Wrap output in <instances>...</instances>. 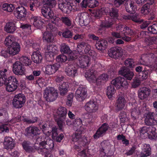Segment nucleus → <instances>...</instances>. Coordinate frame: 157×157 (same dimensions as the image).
Returning <instances> with one entry per match:
<instances>
[{"label": "nucleus", "instance_id": "nucleus-1", "mask_svg": "<svg viewBox=\"0 0 157 157\" xmlns=\"http://www.w3.org/2000/svg\"><path fill=\"white\" fill-rule=\"evenodd\" d=\"M40 131L38 128L34 126H30L25 129L24 135L28 138L36 140L39 143V153L44 155L48 151L47 148V139L45 136H42L40 138Z\"/></svg>", "mask_w": 157, "mask_h": 157}, {"label": "nucleus", "instance_id": "nucleus-2", "mask_svg": "<svg viewBox=\"0 0 157 157\" xmlns=\"http://www.w3.org/2000/svg\"><path fill=\"white\" fill-rule=\"evenodd\" d=\"M78 54H71L70 56L69 60H75L80 67L86 68L90 65V59L88 57L84 55H78Z\"/></svg>", "mask_w": 157, "mask_h": 157}, {"label": "nucleus", "instance_id": "nucleus-3", "mask_svg": "<svg viewBox=\"0 0 157 157\" xmlns=\"http://www.w3.org/2000/svg\"><path fill=\"white\" fill-rule=\"evenodd\" d=\"M9 72L8 68L0 70V86H2L5 83L18 85V82L15 77H7V75Z\"/></svg>", "mask_w": 157, "mask_h": 157}, {"label": "nucleus", "instance_id": "nucleus-4", "mask_svg": "<svg viewBox=\"0 0 157 157\" xmlns=\"http://www.w3.org/2000/svg\"><path fill=\"white\" fill-rule=\"evenodd\" d=\"M41 13L44 17L50 20V21L54 25L59 26V18L54 16V13L52 9L42 7L41 9Z\"/></svg>", "mask_w": 157, "mask_h": 157}, {"label": "nucleus", "instance_id": "nucleus-5", "mask_svg": "<svg viewBox=\"0 0 157 157\" xmlns=\"http://www.w3.org/2000/svg\"><path fill=\"white\" fill-rule=\"evenodd\" d=\"M57 114L58 115V117L56 119V121L59 130L61 131H63V126L65 124L67 114V109L63 107H60L57 109Z\"/></svg>", "mask_w": 157, "mask_h": 157}, {"label": "nucleus", "instance_id": "nucleus-6", "mask_svg": "<svg viewBox=\"0 0 157 157\" xmlns=\"http://www.w3.org/2000/svg\"><path fill=\"white\" fill-rule=\"evenodd\" d=\"M58 93L54 88L52 87H48L44 90L43 93L44 98L48 102L55 101L57 98Z\"/></svg>", "mask_w": 157, "mask_h": 157}, {"label": "nucleus", "instance_id": "nucleus-7", "mask_svg": "<svg viewBox=\"0 0 157 157\" xmlns=\"http://www.w3.org/2000/svg\"><path fill=\"white\" fill-rule=\"evenodd\" d=\"M82 128H81V131L78 132H75L72 136V140L75 142H77L80 147L87 146L89 144V142L86 137H82L81 134L84 132Z\"/></svg>", "mask_w": 157, "mask_h": 157}, {"label": "nucleus", "instance_id": "nucleus-8", "mask_svg": "<svg viewBox=\"0 0 157 157\" xmlns=\"http://www.w3.org/2000/svg\"><path fill=\"white\" fill-rule=\"evenodd\" d=\"M59 8L63 13L69 14L72 9V3L69 0H58Z\"/></svg>", "mask_w": 157, "mask_h": 157}, {"label": "nucleus", "instance_id": "nucleus-9", "mask_svg": "<svg viewBox=\"0 0 157 157\" xmlns=\"http://www.w3.org/2000/svg\"><path fill=\"white\" fill-rule=\"evenodd\" d=\"M6 45L9 46L8 47L13 48V49H17L18 51L20 52L21 47L19 44L16 41L14 36L12 35H10L6 37L4 41Z\"/></svg>", "mask_w": 157, "mask_h": 157}, {"label": "nucleus", "instance_id": "nucleus-10", "mask_svg": "<svg viewBox=\"0 0 157 157\" xmlns=\"http://www.w3.org/2000/svg\"><path fill=\"white\" fill-rule=\"evenodd\" d=\"M31 23L38 29H40L44 26V20L40 17L30 14L28 17Z\"/></svg>", "mask_w": 157, "mask_h": 157}, {"label": "nucleus", "instance_id": "nucleus-11", "mask_svg": "<svg viewBox=\"0 0 157 157\" xmlns=\"http://www.w3.org/2000/svg\"><path fill=\"white\" fill-rule=\"evenodd\" d=\"M101 67V64L99 63H96L93 65L92 67L86 72L85 77L90 80H94L95 78V75L97 72L96 70L100 68Z\"/></svg>", "mask_w": 157, "mask_h": 157}, {"label": "nucleus", "instance_id": "nucleus-12", "mask_svg": "<svg viewBox=\"0 0 157 157\" xmlns=\"http://www.w3.org/2000/svg\"><path fill=\"white\" fill-rule=\"evenodd\" d=\"M87 96L86 88L83 86L78 88L75 94V97L79 101L84 100Z\"/></svg>", "mask_w": 157, "mask_h": 157}, {"label": "nucleus", "instance_id": "nucleus-13", "mask_svg": "<svg viewBox=\"0 0 157 157\" xmlns=\"http://www.w3.org/2000/svg\"><path fill=\"white\" fill-rule=\"evenodd\" d=\"M118 73L119 74L123 76L125 80L127 81V80H131L134 75L133 71L125 66L121 67Z\"/></svg>", "mask_w": 157, "mask_h": 157}, {"label": "nucleus", "instance_id": "nucleus-14", "mask_svg": "<svg viewBox=\"0 0 157 157\" xmlns=\"http://www.w3.org/2000/svg\"><path fill=\"white\" fill-rule=\"evenodd\" d=\"M84 108L88 113H95L98 110V106L96 101L91 99L86 103Z\"/></svg>", "mask_w": 157, "mask_h": 157}, {"label": "nucleus", "instance_id": "nucleus-15", "mask_svg": "<svg viewBox=\"0 0 157 157\" xmlns=\"http://www.w3.org/2000/svg\"><path fill=\"white\" fill-rule=\"evenodd\" d=\"M27 10L22 6L17 7L14 11V14L18 19L23 20L26 19Z\"/></svg>", "mask_w": 157, "mask_h": 157}, {"label": "nucleus", "instance_id": "nucleus-16", "mask_svg": "<svg viewBox=\"0 0 157 157\" xmlns=\"http://www.w3.org/2000/svg\"><path fill=\"white\" fill-rule=\"evenodd\" d=\"M111 84L117 89H122L124 86H127L128 84V82L121 77H117L112 80Z\"/></svg>", "mask_w": 157, "mask_h": 157}, {"label": "nucleus", "instance_id": "nucleus-17", "mask_svg": "<svg viewBox=\"0 0 157 157\" xmlns=\"http://www.w3.org/2000/svg\"><path fill=\"white\" fill-rule=\"evenodd\" d=\"M73 63V61H68V62L66 63L65 68V72L66 74L68 76L72 77H75L78 74L77 69L72 66V63Z\"/></svg>", "mask_w": 157, "mask_h": 157}, {"label": "nucleus", "instance_id": "nucleus-18", "mask_svg": "<svg viewBox=\"0 0 157 157\" xmlns=\"http://www.w3.org/2000/svg\"><path fill=\"white\" fill-rule=\"evenodd\" d=\"M108 54L110 57L116 59L122 56V50L118 47H112L108 51Z\"/></svg>", "mask_w": 157, "mask_h": 157}, {"label": "nucleus", "instance_id": "nucleus-19", "mask_svg": "<svg viewBox=\"0 0 157 157\" xmlns=\"http://www.w3.org/2000/svg\"><path fill=\"white\" fill-rule=\"evenodd\" d=\"M109 128L108 124L105 123L103 124L98 129L95 133L93 136L94 139H97L102 136Z\"/></svg>", "mask_w": 157, "mask_h": 157}, {"label": "nucleus", "instance_id": "nucleus-20", "mask_svg": "<svg viewBox=\"0 0 157 157\" xmlns=\"http://www.w3.org/2000/svg\"><path fill=\"white\" fill-rule=\"evenodd\" d=\"M116 29L117 30L121 31V33L123 36L127 35L131 36L134 34L133 31L125 25H119L117 26Z\"/></svg>", "mask_w": 157, "mask_h": 157}, {"label": "nucleus", "instance_id": "nucleus-21", "mask_svg": "<svg viewBox=\"0 0 157 157\" xmlns=\"http://www.w3.org/2000/svg\"><path fill=\"white\" fill-rule=\"evenodd\" d=\"M13 71L14 74L18 75H22L25 73L23 65L19 62H16L13 64Z\"/></svg>", "mask_w": 157, "mask_h": 157}, {"label": "nucleus", "instance_id": "nucleus-22", "mask_svg": "<svg viewBox=\"0 0 157 157\" xmlns=\"http://www.w3.org/2000/svg\"><path fill=\"white\" fill-rule=\"evenodd\" d=\"M19 52L17 49L14 50L13 48L8 47L6 49L1 50L0 52L1 55L5 58H7L10 56H13L18 54Z\"/></svg>", "mask_w": 157, "mask_h": 157}, {"label": "nucleus", "instance_id": "nucleus-23", "mask_svg": "<svg viewBox=\"0 0 157 157\" xmlns=\"http://www.w3.org/2000/svg\"><path fill=\"white\" fill-rule=\"evenodd\" d=\"M155 114L153 112L147 113L145 120V123L147 125L152 126L156 124V121L154 119Z\"/></svg>", "mask_w": 157, "mask_h": 157}, {"label": "nucleus", "instance_id": "nucleus-24", "mask_svg": "<svg viewBox=\"0 0 157 157\" xmlns=\"http://www.w3.org/2000/svg\"><path fill=\"white\" fill-rule=\"evenodd\" d=\"M60 67V64L58 63L47 65L45 67V73L48 75H52L56 72Z\"/></svg>", "mask_w": 157, "mask_h": 157}, {"label": "nucleus", "instance_id": "nucleus-25", "mask_svg": "<svg viewBox=\"0 0 157 157\" xmlns=\"http://www.w3.org/2000/svg\"><path fill=\"white\" fill-rule=\"evenodd\" d=\"M20 119L19 120H20V121H22L27 124L35 123L37 122L38 119V117H37L31 118L29 116H26L25 115L22 116H20Z\"/></svg>", "mask_w": 157, "mask_h": 157}, {"label": "nucleus", "instance_id": "nucleus-26", "mask_svg": "<svg viewBox=\"0 0 157 157\" xmlns=\"http://www.w3.org/2000/svg\"><path fill=\"white\" fill-rule=\"evenodd\" d=\"M151 154V148L150 145L148 144H144L140 156V157H147L150 156Z\"/></svg>", "mask_w": 157, "mask_h": 157}, {"label": "nucleus", "instance_id": "nucleus-27", "mask_svg": "<svg viewBox=\"0 0 157 157\" xmlns=\"http://www.w3.org/2000/svg\"><path fill=\"white\" fill-rule=\"evenodd\" d=\"M125 8L127 12L133 14L137 10L136 4L133 2H128L125 5Z\"/></svg>", "mask_w": 157, "mask_h": 157}, {"label": "nucleus", "instance_id": "nucleus-28", "mask_svg": "<svg viewBox=\"0 0 157 157\" xmlns=\"http://www.w3.org/2000/svg\"><path fill=\"white\" fill-rule=\"evenodd\" d=\"M154 0H147V2L141 8L140 12L144 15L148 14L151 10V6L152 5Z\"/></svg>", "mask_w": 157, "mask_h": 157}, {"label": "nucleus", "instance_id": "nucleus-29", "mask_svg": "<svg viewBox=\"0 0 157 157\" xmlns=\"http://www.w3.org/2000/svg\"><path fill=\"white\" fill-rule=\"evenodd\" d=\"M15 23L16 22L14 21H11L7 22L4 27L5 31L8 33H13L17 28Z\"/></svg>", "mask_w": 157, "mask_h": 157}, {"label": "nucleus", "instance_id": "nucleus-30", "mask_svg": "<svg viewBox=\"0 0 157 157\" xmlns=\"http://www.w3.org/2000/svg\"><path fill=\"white\" fill-rule=\"evenodd\" d=\"M40 128L42 130L43 132L45 135V136L48 141V137L50 136L51 134V130H49V125L46 123L40 124L39 125Z\"/></svg>", "mask_w": 157, "mask_h": 157}, {"label": "nucleus", "instance_id": "nucleus-31", "mask_svg": "<svg viewBox=\"0 0 157 157\" xmlns=\"http://www.w3.org/2000/svg\"><path fill=\"white\" fill-rule=\"evenodd\" d=\"M108 45V42L106 40L104 39L99 40L96 41L95 44L96 48L100 51L104 50L106 49Z\"/></svg>", "mask_w": 157, "mask_h": 157}, {"label": "nucleus", "instance_id": "nucleus-32", "mask_svg": "<svg viewBox=\"0 0 157 157\" xmlns=\"http://www.w3.org/2000/svg\"><path fill=\"white\" fill-rule=\"evenodd\" d=\"M150 94L149 90L146 87L140 88L138 93V97L141 100L144 99Z\"/></svg>", "mask_w": 157, "mask_h": 157}, {"label": "nucleus", "instance_id": "nucleus-33", "mask_svg": "<svg viewBox=\"0 0 157 157\" xmlns=\"http://www.w3.org/2000/svg\"><path fill=\"white\" fill-rule=\"evenodd\" d=\"M3 144L5 148L7 149H11L14 147L13 139L12 138L9 137L5 138Z\"/></svg>", "mask_w": 157, "mask_h": 157}, {"label": "nucleus", "instance_id": "nucleus-34", "mask_svg": "<svg viewBox=\"0 0 157 157\" xmlns=\"http://www.w3.org/2000/svg\"><path fill=\"white\" fill-rule=\"evenodd\" d=\"M123 18L125 20H132L135 22L141 23L143 21L136 14H131L130 15H123Z\"/></svg>", "mask_w": 157, "mask_h": 157}, {"label": "nucleus", "instance_id": "nucleus-35", "mask_svg": "<svg viewBox=\"0 0 157 157\" xmlns=\"http://www.w3.org/2000/svg\"><path fill=\"white\" fill-rule=\"evenodd\" d=\"M30 142L28 141L24 140L22 143L23 148L26 152L31 153L35 151L33 147L30 146Z\"/></svg>", "mask_w": 157, "mask_h": 157}, {"label": "nucleus", "instance_id": "nucleus-36", "mask_svg": "<svg viewBox=\"0 0 157 157\" xmlns=\"http://www.w3.org/2000/svg\"><path fill=\"white\" fill-rule=\"evenodd\" d=\"M32 59L35 63H40L42 60V56L40 52H34L31 56Z\"/></svg>", "mask_w": 157, "mask_h": 157}, {"label": "nucleus", "instance_id": "nucleus-37", "mask_svg": "<svg viewBox=\"0 0 157 157\" xmlns=\"http://www.w3.org/2000/svg\"><path fill=\"white\" fill-rule=\"evenodd\" d=\"M126 101L124 98L122 97L119 96L116 102V107L118 110H122L124 106Z\"/></svg>", "mask_w": 157, "mask_h": 157}, {"label": "nucleus", "instance_id": "nucleus-38", "mask_svg": "<svg viewBox=\"0 0 157 157\" xmlns=\"http://www.w3.org/2000/svg\"><path fill=\"white\" fill-rule=\"evenodd\" d=\"M148 137L151 139H155L157 137V133L156 132V128L153 126L148 127Z\"/></svg>", "mask_w": 157, "mask_h": 157}, {"label": "nucleus", "instance_id": "nucleus-39", "mask_svg": "<svg viewBox=\"0 0 157 157\" xmlns=\"http://www.w3.org/2000/svg\"><path fill=\"white\" fill-rule=\"evenodd\" d=\"M8 114L7 110L5 109L0 110V123L6 122L8 121Z\"/></svg>", "mask_w": 157, "mask_h": 157}, {"label": "nucleus", "instance_id": "nucleus-40", "mask_svg": "<svg viewBox=\"0 0 157 157\" xmlns=\"http://www.w3.org/2000/svg\"><path fill=\"white\" fill-rule=\"evenodd\" d=\"M116 92V90L112 85L108 86L106 90V94L109 99L112 98Z\"/></svg>", "mask_w": 157, "mask_h": 157}, {"label": "nucleus", "instance_id": "nucleus-41", "mask_svg": "<svg viewBox=\"0 0 157 157\" xmlns=\"http://www.w3.org/2000/svg\"><path fill=\"white\" fill-rule=\"evenodd\" d=\"M60 52L66 54H69V57L68 58V61H70L69 60L70 56L71 54H74V53H71V50L70 49L69 47L65 44H62L60 46Z\"/></svg>", "mask_w": 157, "mask_h": 157}, {"label": "nucleus", "instance_id": "nucleus-42", "mask_svg": "<svg viewBox=\"0 0 157 157\" xmlns=\"http://www.w3.org/2000/svg\"><path fill=\"white\" fill-rule=\"evenodd\" d=\"M69 85L67 83L63 82L59 87L60 94L62 96L65 95L67 92Z\"/></svg>", "mask_w": 157, "mask_h": 157}, {"label": "nucleus", "instance_id": "nucleus-43", "mask_svg": "<svg viewBox=\"0 0 157 157\" xmlns=\"http://www.w3.org/2000/svg\"><path fill=\"white\" fill-rule=\"evenodd\" d=\"M19 61L24 65L29 66L31 64L32 61L29 57L25 56H22L19 59Z\"/></svg>", "mask_w": 157, "mask_h": 157}, {"label": "nucleus", "instance_id": "nucleus-44", "mask_svg": "<svg viewBox=\"0 0 157 157\" xmlns=\"http://www.w3.org/2000/svg\"><path fill=\"white\" fill-rule=\"evenodd\" d=\"M109 78V76L106 74H103L100 75L96 79L97 84L100 85L101 83H104L106 82Z\"/></svg>", "mask_w": 157, "mask_h": 157}, {"label": "nucleus", "instance_id": "nucleus-45", "mask_svg": "<svg viewBox=\"0 0 157 157\" xmlns=\"http://www.w3.org/2000/svg\"><path fill=\"white\" fill-rule=\"evenodd\" d=\"M85 54H88L89 56H93L95 54V52L94 50L91 49L90 45L88 44L86 46V47L82 51V52L78 54V55H81Z\"/></svg>", "mask_w": 157, "mask_h": 157}, {"label": "nucleus", "instance_id": "nucleus-46", "mask_svg": "<svg viewBox=\"0 0 157 157\" xmlns=\"http://www.w3.org/2000/svg\"><path fill=\"white\" fill-rule=\"evenodd\" d=\"M43 38L44 40L50 43L53 41L54 37L52 33L46 32L44 33Z\"/></svg>", "mask_w": 157, "mask_h": 157}, {"label": "nucleus", "instance_id": "nucleus-47", "mask_svg": "<svg viewBox=\"0 0 157 157\" xmlns=\"http://www.w3.org/2000/svg\"><path fill=\"white\" fill-rule=\"evenodd\" d=\"M84 13H81L78 14L76 18V20L79 22L82 26L85 25V22L87 20V16Z\"/></svg>", "mask_w": 157, "mask_h": 157}, {"label": "nucleus", "instance_id": "nucleus-48", "mask_svg": "<svg viewBox=\"0 0 157 157\" xmlns=\"http://www.w3.org/2000/svg\"><path fill=\"white\" fill-rule=\"evenodd\" d=\"M73 124L77 128L76 132H78L81 131V128H82V130L84 131L83 127L81 126L82 124V121L79 118H76L73 122Z\"/></svg>", "mask_w": 157, "mask_h": 157}, {"label": "nucleus", "instance_id": "nucleus-49", "mask_svg": "<svg viewBox=\"0 0 157 157\" xmlns=\"http://www.w3.org/2000/svg\"><path fill=\"white\" fill-rule=\"evenodd\" d=\"M54 45L52 44H49L46 46V50L48 52L45 53V55L46 57L50 56H52V57L54 55L55 48L54 47Z\"/></svg>", "mask_w": 157, "mask_h": 157}, {"label": "nucleus", "instance_id": "nucleus-50", "mask_svg": "<svg viewBox=\"0 0 157 157\" xmlns=\"http://www.w3.org/2000/svg\"><path fill=\"white\" fill-rule=\"evenodd\" d=\"M130 112L131 118L134 120H135L140 113L137 107L131 109Z\"/></svg>", "mask_w": 157, "mask_h": 157}, {"label": "nucleus", "instance_id": "nucleus-51", "mask_svg": "<svg viewBox=\"0 0 157 157\" xmlns=\"http://www.w3.org/2000/svg\"><path fill=\"white\" fill-rule=\"evenodd\" d=\"M118 10L115 8H112L109 10V15L113 19H117L118 16Z\"/></svg>", "mask_w": 157, "mask_h": 157}, {"label": "nucleus", "instance_id": "nucleus-52", "mask_svg": "<svg viewBox=\"0 0 157 157\" xmlns=\"http://www.w3.org/2000/svg\"><path fill=\"white\" fill-rule=\"evenodd\" d=\"M149 73V71L144 68L143 71L139 74V78L141 80H145L148 78Z\"/></svg>", "mask_w": 157, "mask_h": 157}, {"label": "nucleus", "instance_id": "nucleus-53", "mask_svg": "<svg viewBox=\"0 0 157 157\" xmlns=\"http://www.w3.org/2000/svg\"><path fill=\"white\" fill-rule=\"evenodd\" d=\"M29 3V8L30 10L32 11H34L36 7L37 6L38 2L37 0H26Z\"/></svg>", "mask_w": 157, "mask_h": 157}, {"label": "nucleus", "instance_id": "nucleus-54", "mask_svg": "<svg viewBox=\"0 0 157 157\" xmlns=\"http://www.w3.org/2000/svg\"><path fill=\"white\" fill-rule=\"evenodd\" d=\"M2 8L4 11L10 12H12L14 9V7L13 4H9L8 3L4 4Z\"/></svg>", "mask_w": 157, "mask_h": 157}, {"label": "nucleus", "instance_id": "nucleus-55", "mask_svg": "<svg viewBox=\"0 0 157 157\" xmlns=\"http://www.w3.org/2000/svg\"><path fill=\"white\" fill-rule=\"evenodd\" d=\"M124 65L126 67L132 68L134 66V61L133 59L128 58L124 61Z\"/></svg>", "mask_w": 157, "mask_h": 157}, {"label": "nucleus", "instance_id": "nucleus-56", "mask_svg": "<svg viewBox=\"0 0 157 157\" xmlns=\"http://www.w3.org/2000/svg\"><path fill=\"white\" fill-rule=\"evenodd\" d=\"M6 84V90L9 92H12L15 91L17 88L18 85L11 84L9 83H5Z\"/></svg>", "mask_w": 157, "mask_h": 157}, {"label": "nucleus", "instance_id": "nucleus-57", "mask_svg": "<svg viewBox=\"0 0 157 157\" xmlns=\"http://www.w3.org/2000/svg\"><path fill=\"white\" fill-rule=\"evenodd\" d=\"M108 19H105V21L102 24L103 27L107 28L112 27L114 23L113 20L111 18H107Z\"/></svg>", "mask_w": 157, "mask_h": 157}, {"label": "nucleus", "instance_id": "nucleus-58", "mask_svg": "<svg viewBox=\"0 0 157 157\" xmlns=\"http://www.w3.org/2000/svg\"><path fill=\"white\" fill-rule=\"evenodd\" d=\"M13 107L19 109L22 107L24 104L14 97L12 101Z\"/></svg>", "mask_w": 157, "mask_h": 157}, {"label": "nucleus", "instance_id": "nucleus-59", "mask_svg": "<svg viewBox=\"0 0 157 157\" xmlns=\"http://www.w3.org/2000/svg\"><path fill=\"white\" fill-rule=\"evenodd\" d=\"M61 20L64 24L67 27H70L72 24L70 18L67 17H62Z\"/></svg>", "mask_w": 157, "mask_h": 157}, {"label": "nucleus", "instance_id": "nucleus-60", "mask_svg": "<svg viewBox=\"0 0 157 157\" xmlns=\"http://www.w3.org/2000/svg\"><path fill=\"white\" fill-rule=\"evenodd\" d=\"M87 44H88L87 43L83 41L80 42L78 44L77 50L79 54L82 52V51L86 47Z\"/></svg>", "mask_w": 157, "mask_h": 157}, {"label": "nucleus", "instance_id": "nucleus-61", "mask_svg": "<svg viewBox=\"0 0 157 157\" xmlns=\"http://www.w3.org/2000/svg\"><path fill=\"white\" fill-rule=\"evenodd\" d=\"M67 60V56L63 54H60L57 56L56 58V62L59 63H64Z\"/></svg>", "mask_w": 157, "mask_h": 157}, {"label": "nucleus", "instance_id": "nucleus-62", "mask_svg": "<svg viewBox=\"0 0 157 157\" xmlns=\"http://www.w3.org/2000/svg\"><path fill=\"white\" fill-rule=\"evenodd\" d=\"M14 98L24 104L26 101V97L25 95L22 93H19L15 95Z\"/></svg>", "mask_w": 157, "mask_h": 157}, {"label": "nucleus", "instance_id": "nucleus-63", "mask_svg": "<svg viewBox=\"0 0 157 157\" xmlns=\"http://www.w3.org/2000/svg\"><path fill=\"white\" fill-rule=\"evenodd\" d=\"M62 36L66 38H69L72 37L73 33L68 29H66L62 33Z\"/></svg>", "mask_w": 157, "mask_h": 157}, {"label": "nucleus", "instance_id": "nucleus-64", "mask_svg": "<svg viewBox=\"0 0 157 157\" xmlns=\"http://www.w3.org/2000/svg\"><path fill=\"white\" fill-rule=\"evenodd\" d=\"M149 32L152 34L157 33V24H154L149 26L147 28Z\"/></svg>", "mask_w": 157, "mask_h": 157}]
</instances>
